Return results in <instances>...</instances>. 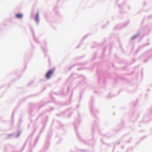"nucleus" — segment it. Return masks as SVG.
Returning <instances> with one entry per match:
<instances>
[{
  "mask_svg": "<svg viewBox=\"0 0 152 152\" xmlns=\"http://www.w3.org/2000/svg\"><path fill=\"white\" fill-rule=\"evenodd\" d=\"M53 72V70H50L48 71L46 73L45 77L47 79L50 78V76L52 75Z\"/></svg>",
  "mask_w": 152,
  "mask_h": 152,
  "instance_id": "nucleus-1",
  "label": "nucleus"
},
{
  "mask_svg": "<svg viewBox=\"0 0 152 152\" xmlns=\"http://www.w3.org/2000/svg\"><path fill=\"white\" fill-rule=\"evenodd\" d=\"M15 16L18 18H21L23 17V15L21 14H16Z\"/></svg>",
  "mask_w": 152,
  "mask_h": 152,
  "instance_id": "nucleus-2",
  "label": "nucleus"
},
{
  "mask_svg": "<svg viewBox=\"0 0 152 152\" xmlns=\"http://www.w3.org/2000/svg\"><path fill=\"white\" fill-rule=\"evenodd\" d=\"M35 20H36L38 22L39 20V16H38V14H37L36 16V17L35 18Z\"/></svg>",
  "mask_w": 152,
  "mask_h": 152,
  "instance_id": "nucleus-3",
  "label": "nucleus"
}]
</instances>
